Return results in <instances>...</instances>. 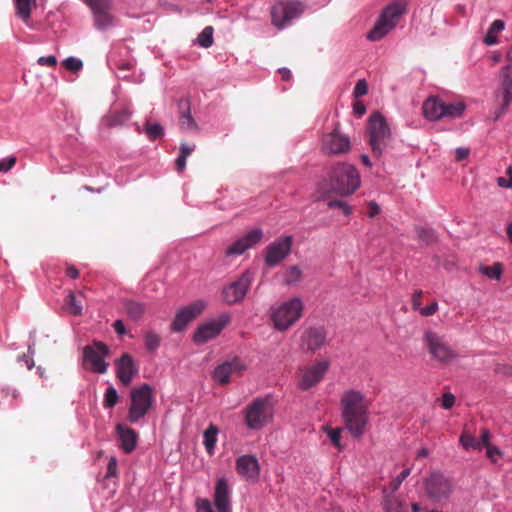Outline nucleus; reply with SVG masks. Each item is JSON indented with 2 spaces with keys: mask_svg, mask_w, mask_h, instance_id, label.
I'll return each instance as SVG.
<instances>
[{
  "mask_svg": "<svg viewBox=\"0 0 512 512\" xmlns=\"http://www.w3.org/2000/svg\"><path fill=\"white\" fill-rule=\"evenodd\" d=\"M145 132L149 139L155 140L163 135V128L159 123H149L145 125Z\"/></svg>",
  "mask_w": 512,
  "mask_h": 512,
  "instance_id": "43",
  "label": "nucleus"
},
{
  "mask_svg": "<svg viewBox=\"0 0 512 512\" xmlns=\"http://www.w3.org/2000/svg\"><path fill=\"white\" fill-rule=\"evenodd\" d=\"M302 279V270L298 265H291L286 268L283 276V282L286 285H293Z\"/></svg>",
  "mask_w": 512,
  "mask_h": 512,
  "instance_id": "34",
  "label": "nucleus"
},
{
  "mask_svg": "<svg viewBox=\"0 0 512 512\" xmlns=\"http://www.w3.org/2000/svg\"><path fill=\"white\" fill-rule=\"evenodd\" d=\"M462 103H445L438 97H429L423 103L424 117L436 121L444 117H458L464 111Z\"/></svg>",
  "mask_w": 512,
  "mask_h": 512,
  "instance_id": "9",
  "label": "nucleus"
},
{
  "mask_svg": "<svg viewBox=\"0 0 512 512\" xmlns=\"http://www.w3.org/2000/svg\"><path fill=\"white\" fill-rule=\"evenodd\" d=\"M123 306L127 316L134 321L141 319L147 310L146 303L133 299L125 300Z\"/></svg>",
  "mask_w": 512,
  "mask_h": 512,
  "instance_id": "28",
  "label": "nucleus"
},
{
  "mask_svg": "<svg viewBox=\"0 0 512 512\" xmlns=\"http://www.w3.org/2000/svg\"><path fill=\"white\" fill-rule=\"evenodd\" d=\"M65 306L68 312L72 315L79 316L82 314V305L77 301L75 294L69 291L65 299Z\"/></svg>",
  "mask_w": 512,
  "mask_h": 512,
  "instance_id": "36",
  "label": "nucleus"
},
{
  "mask_svg": "<svg viewBox=\"0 0 512 512\" xmlns=\"http://www.w3.org/2000/svg\"><path fill=\"white\" fill-rule=\"evenodd\" d=\"M501 97H502V108H507L512 102V74L511 64L505 66L501 72Z\"/></svg>",
  "mask_w": 512,
  "mask_h": 512,
  "instance_id": "26",
  "label": "nucleus"
},
{
  "mask_svg": "<svg viewBox=\"0 0 512 512\" xmlns=\"http://www.w3.org/2000/svg\"><path fill=\"white\" fill-rule=\"evenodd\" d=\"M303 303L295 297L279 305L271 315L275 328L285 331L294 325L302 316Z\"/></svg>",
  "mask_w": 512,
  "mask_h": 512,
  "instance_id": "7",
  "label": "nucleus"
},
{
  "mask_svg": "<svg viewBox=\"0 0 512 512\" xmlns=\"http://www.w3.org/2000/svg\"><path fill=\"white\" fill-rule=\"evenodd\" d=\"M300 340L302 349L314 354L326 345L327 332L323 327H308L303 331Z\"/></svg>",
  "mask_w": 512,
  "mask_h": 512,
  "instance_id": "18",
  "label": "nucleus"
},
{
  "mask_svg": "<svg viewBox=\"0 0 512 512\" xmlns=\"http://www.w3.org/2000/svg\"><path fill=\"white\" fill-rule=\"evenodd\" d=\"M425 493L434 503L445 504L454 492L452 480L443 473L432 472L424 482Z\"/></svg>",
  "mask_w": 512,
  "mask_h": 512,
  "instance_id": "6",
  "label": "nucleus"
},
{
  "mask_svg": "<svg viewBox=\"0 0 512 512\" xmlns=\"http://www.w3.org/2000/svg\"><path fill=\"white\" fill-rule=\"evenodd\" d=\"M116 431L122 450L125 453H131L137 445V433L132 428L125 427L122 424L116 426Z\"/></svg>",
  "mask_w": 512,
  "mask_h": 512,
  "instance_id": "25",
  "label": "nucleus"
},
{
  "mask_svg": "<svg viewBox=\"0 0 512 512\" xmlns=\"http://www.w3.org/2000/svg\"><path fill=\"white\" fill-rule=\"evenodd\" d=\"M180 110L179 126L183 131H192L197 129V124L190 113V102L182 99L178 104Z\"/></svg>",
  "mask_w": 512,
  "mask_h": 512,
  "instance_id": "27",
  "label": "nucleus"
},
{
  "mask_svg": "<svg viewBox=\"0 0 512 512\" xmlns=\"http://www.w3.org/2000/svg\"><path fill=\"white\" fill-rule=\"evenodd\" d=\"M113 328L115 330V332L118 334V335H124L126 333V328H125V325L123 323L122 320H116L114 323H113Z\"/></svg>",
  "mask_w": 512,
  "mask_h": 512,
  "instance_id": "61",
  "label": "nucleus"
},
{
  "mask_svg": "<svg viewBox=\"0 0 512 512\" xmlns=\"http://www.w3.org/2000/svg\"><path fill=\"white\" fill-rule=\"evenodd\" d=\"M329 208H338L344 215L348 216L351 214V207L346 201L342 200H331L327 203Z\"/></svg>",
  "mask_w": 512,
  "mask_h": 512,
  "instance_id": "46",
  "label": "nucleus"
},
{
  "mask_svg": "<svg viewBox=\"0 0 512 512\" xmlns=\"http://www.w3.org/2000/svg\"><path fill=\"white\" fill-rule=\"evenodd\" d=\"M117 473V460L111 457L107 466V476H116Z\"/></svg>",
  "mask_w": 512,
  "mask_h": 512,
  "instance_id": "58",
  "label": "nucleus"
},
{
  "mask_svg": "<svg viewBox=\"0 0 512 512\" xmlns=\"http://www.w3.org/2000/svg\"><path fill=\"white\" fill-rule=\"evenodd\" d=\"M118 398L117 390L113 386L108 387L104 394V407L113 408L117 404Z\"/></svg>",
  "mask_w": 512,
  "mask_h": 512,
  "instance_id": "41",
  "label": "nucleus"
},
{
  "mask_svg": "<svg viewBox=\"0 0 512 512\" xmlns=\"http://www.w3.org/2000/svg\"><path fill=\"white\" fill-rule=\"evenodd\" d=\"M218 427L214 424H210L209 427L204 431V446L209 454H212L217 442Z\"/></svg>",
  "mask_w": 512,
  "mask_h": 512,
  "instance_id": "32",
  "label": "nucleus"
},
{
  "mask_svg": "<svg viewBox=\"0 0 512 512\" xmlns=\"http://www.w3.org/2000/svg\"><path fill=\"white\" fill-rule=\"evenodd\" d=\"M115 66L117 67L118 70L120 71H129L133 68L134 64L130 61H120V62H117L115 63Z\"/></svg>",
  "mask_w": 512,
  "mask_h": 512,
  "instance_id": "62",
  "label": "nucleus"
},
{
  "mask_svg": "<svg viewBox=\"0 0 512 512\" xmlns=\"http://www.w3.org/2000/svg\"><path fill=\"white\" fill-rule=\"evenodd\" d=\"M304 6L301 2L281 1L271 9L272 23L279 29L287 26L294 18L302 14Z\"/></svg>",
  "mask_w": 512,
  "mask_h": 512,
  "instance_id": "13",
  "label": "nucleus"
},
{
  "mask_svg": "<svg viewBox=\"0 0 512 512\" xmlns=\"http://www.w3.org/2000/svg\"><path fill=\"white\" fill-rule=\"evenodd\" d=\"M486 449L487 457L494 463L497 461V457L502 455L501 451L496 446L490 445Z\"/></svg>",
  "mask_w": 512,
  "mask_h": 512,
  "instance_id": "55",
  "label": "nucleus"
},
{
  "mask_svg": "<svg viewBox=\"0 0 512 512\" xmlns=\"http://www.w3.org/2000/svg\"><path fill=\"white\" fill-rule=\"evenodd\" d=\"M504 27L505 24L502 20L493 21L484 37V43L488 46L496 44L498 41L497 33L501 32Z\"/></svg>",
  "mask_w": 512,
  "mask_h": 512,
  "instance_id": "33",
  "label": "nucleus"
},
{
  "mask_svg": "<svg viewBox=\"0 0 512 512\" xmlns=\"http://www.w3.org/2000/svg\"><path fill=\"white\" fill-rule=\"evenodd\" d=\"M186 160L187 158L179 155L178 158L175 161L176 170L178 172H182L186 167Z\"/></svg>",
  "mask_w": 512,
  "mask_h": 512,
  "instance_id": "63",
  "label": "nucleus"
},
{
  "mask_svg": "<svg viewBox=\"0 0 512 512\" xmlns=\"http://www.w3.org/2000/svg\"><path fill=\"white\" fill-rule=\"evenodd\" d=\"M327 434L330 438V440L332 441V443L336 446V447H340V439H341V429L340 428H336V429H327Z\"/></svg>",
  "mask_w": 512,
  "mask_h": 512,
  "instance_id": "49",
  "label": "nucleus"
},
{
  "mask_svg": "<svg viewBox=\"0 0 512 512\" xmlns=\"http://www.w3.org/2000/svg\"><path fill=\"white\" fill-rule=\"evenodd\" d=\"M406 7L407 3L402 0L389 4L380 15L373 29L368 33L367 38L370 41H379L386 36L396 26L400 16L406 12Z\"/></svg>",
  "mask_w": 512,
  "mask_h": 512,
  "instance_id": "4",
  "label": "nucleus"
},
{
  "mask_svg": "<svg viewBox=\"0 0 512 512\" xmlns=\"http://www.w3.org/2000/svg\"><path fill=\"white\" fill-rule=\"evenodd\" d=\"M236 470L241 477L252 481H256L260 474L258 460L252 455L240 456L236 461Z\"/></svg>",
  "mask_w": 512,
  "mask_h": 512,
  "instance_id": "22",
  "label": "nucleus"
},
{
  "mask_svg": "<svg viewBox=\"0 0 512 512\" xmlns=\"http://www.w3.org/2000/svg\"><path fill=\"white\" fill-rule=\"evenodd\" d=\"M253 280L250 270L244 271L235 281L222 290V299L228 305L240 303L246 296Z\"/></svg>",
  "mask_w": 512,
  "mask_h": 512,
  "instance_id": "11",
  "label": "nucleus"
},
{
  "mask_svg": "<svg viewBox=\"0 0 512 512\" xmlns=\"http://www.w3.org/2000/svg\"><path fill=\"white\" fill-rule=\"evenodd\" d=\"M263 237V231L259 228L253 229L245 234L243 237L236 240L234 243L226 248V256H239L246 250L253 247L255 244L261 241Z\"/></svg>",
  "mask_w": 512,
  "mask_h": 512,
  "instance_id": "21",
  "label": "nucleus"
},
{
  "mask_svg": "<svg viewBox=\"0 0 512 512\" xmlns=\"http://www.w3.org/2000/svg\"><path fill=\"white\" fill-rule=\"evenodd\" d=\"M38 64L41 66H50L55 67L57 65V58L53 55L50 56H42L38 59Z\"/></svg>",
  "mask_w": 512,
  "mask_h": 512,
  "instance_id": "54",
  "label": "nucleus"
},
{
  "mask_svg": "<svg viewBox=\"0 0 512 512\" xmlns=\"http://www.w3.org/2000/svg\"><path fill=\"white\" fill-rule=\"evenodd\" d=\"M131 404L128 411V420L131 423L138 422L151 408L154 397L153 389L148 384L133 388L130 392Z\"/></svg>",
  "mask_w": 512,
  "mask_h": 512,
  "instance_id": "8",
  "label": "nucleus"
},
{
  "mask_svg": "<svg viewBox=\"0 0 512 512\" xmlns=\"http://www.w3.org/2000/svg\"><path fill=\"white\" fill-rule=\"evenodd\" d=\"M460 443L465 449H474L477 451L482 450V445L478 439H476L473 435L463 432L460 436Z\"/></svg>",
  "mask_w": 512,
  "mask_h": 512,
  "instance_id": "37",
  "label": "nucleus"
},
{
  "mask_svg": "<svg viewBox=\"0 0 512 512\" xmlns=\"http://www.w3.org/2000/svg\"><path fill=\"white\" fill-rule=\"evenodd\" d=\"M16 164V157L14 156H10V157H7V158H3L1 161H0V173H6L8 171H10L14 165Z\"/></svg>",
  "mask_w": 512,
  "mask_h": 512,
  "instance_id": "48",
  "label": "nucleus"
},
{
  "mask_svg": "<svg viewBox=\"0 0 512 512\" xmlns=\"http://www.w3.org/2000/svg\"><path fill=\"white\" fill-rule=\"evenodd\" d=\"M350 149L351 142L349 137L341 133L337 128L322 136L321 151L326 156H341L347 154Z\"/></svg>",
  "mask_w": 512,
  "mask_h": 512,
  "instance_id": "14",
  "label": "nucleus"
},
{
  "mask_svg": "<svg viewBox=\"0 0 512 512\" xmlns=\"http://www.w3.org/2000/svg\"><path fill=\"white\" fill-rule=\"evenodd\" d=\"M205 302L198 300L182 309H180L171 323V330L180 332L186 328V326L197 318L205 309Z\"/></svg>",
  "mask_w": 512,
  "mask_h": 512,
  "instance_id": "20",
  "label": "nucleus"
},
{
  "mask_svg": "<svg viewBox=\"0 0 512 512\" xmlns=\"http://www.w3.org/2000/svg\"><path fill=\"white\" fill-rule=\"evenodd\" d=\"M213 32L214 29L212 26L205 27L198 35L197 43L204 48L211 47L213 44Z\"/></svg>",
  "mask_w": 512,
  "mask_h": 512,
  "instance_id": "39",
  "label": "nucleus"
},
{
  "mask_svg": "<svg viewBox=\"0 0 512 512\" xmlns=\"http://www.w3.org/2000/svg\"><path fill=\"white\" fill-rule=\"evenodd\" d=\"M136 372L137 369L134 365V361L131 355L125 353L120 357V359L117 360V377L124 386H128L131 383Z\"/></svg>",
  "mask_w": 512,
  "mask_h": 512,
  "instance_id": "23",
  "label": "nucleus"
},
{
  "mask_svg": "<svg viewBox=\"0 0 512 512\" xmlns=\"http://www.w3.org/2000/svg\"><path fill=\"white\" fill-rule=\"evenodd\" d=\"M490 439H491V433L490 431L487 429V428H483L481 429L480 431V443L482 445V449L485 447H489L491 445L490 443Z\"/></svg>",
  "mask_w": 512,
  "mask_h": 512,
  "instance_id": "53",
  "label": "nucleus"
},
{
  "mask_svg": "<svg viewBox=\"0 0 512 512\" xmlns=\"http://www.w3.org/2000/svg\"><path fill=\"white\" fill-rule=\"evenodd\" d=\"M292 236H283L270 243L265 251V263L269 267L280 264L291 253Z\"/></svg>",
  "mask_w": 512,
  "mask_h": 512,
  "instance_id": "16",
  "label": "nucleus"
},
{
  "mask_svg": "<svg viewBox=\"0 0 512 512\" xmlns=\"http://www.w3.org/2000/svg\"><path fill=\"white\" fill-rule=\"evenodd\" d=\"M367 133L373 156L380 158L392 141L390 128L380 112L376 111L370 115Z\"/></svg>",
  "mask_w": 512,
  "mask_h": 512,
  "instance_id": "3",
  "label": "nucleus"
},
{
  "mask_svg": "<svg viewBox=\"0 0 512 512\" xmlns=\"http://www.w3.org/2000/svg\"><path fill=\"white\" fill-rule=\"evenodd\" d=\"M455 403V396L448 392V393H444L442 398H441V405L444 409H450L452 408V406L454 405Z\"/></svg>",
  "mask_w": 512,
  "mask_h": 512,
  "instance_id": "51",
  "label": "nucleus"
},
{
  "mask_svg": "<svg viewBox=\"0 0 512 512\" xmlns=\"http://www.w3.org/2000/svg\"><path fill=\"white\" fill-rule=\"evenodd\" d=\"M214 504L218 512H232L230 505V490L227 481L220 478L216 482Z\"/></svg>",
  "mask_w": 512,
  "mask_h": 512,
  "instance_id": "24",
  "label": "nucleus"
},
{
  "mask_svg": "<svg viewBox=\"0 0 512 512\" xmlns=\"http://www.w3.org/2000/svg\"><path fill=\"white\" fill-rule=\"evenodd\" d=\"M367 92H368L367 82L364 79L358 80L354 87V90H353L354 97H356V98L362 97V96L366 95Z\"/></svg>",
  "mask_w": 512,
  "mask_h": 512,
  "instance_id": "47",
  "label": "nucleus"
},
{
  "mask_svg": "<svg viewBox=\"0 0 512 512\" xmlns=\"http://www.w3.org/2000/svg\"><path fill=\"white\" fill-rule=\"evenodd\" d=\"M63 65L67 70L74 73L78 72L83 67L82 61L74 57H68L67 59H65L63 61Z\"/></svg>",
  "mask_w": 512,
  "mask_h": 512,
  "instance_id": "45",
  "label": "nucleus"
},
{
  "mask_svg": "<svg viewBox=\"0 0 512 512\" xmlns=\"http://www.w3.org/2000/svg\"><path fill=\"white\" fill-rule=\"evenodd\" d=\"M16 14L24 22H27L31 16L32 6L35 5L36 0H14Z\"/></svg>",
  "mask_w": 512,
  "mask_h": 512,
  "instance_id": "31",
  "label": "nucleus"
},
{
  "mask_svg": "<svg viewBox=\"0 0 512 512\" xmlns=\"http://www.w3.org/2000/svg\"><path fill=\"white\" fill-rule=\"evenodd\" d=\"M367 207H368V216L371 218L375 217L380 212L379 205L374 201H370L368 203Z\"/></svg>",
  "mask_w": 512,
  "mask_h": 512,
  "instance_id": "59",
  "label": "nucleus"
},
{
  "mask_svg": "<svg viewBox=\"0 0 512 512\" xmlns=\"http://www.w3.org/2000/svg\"><path fill=\"white\" fill-rule=\"evenodd\" d=\"M411 469L406 468L404 469L391 483L393 490H396L401 483L410 475Z\"/></svg>",
  "mask_w": 512,
  "mask_h": 512,
  "instance_id": "50",
  "label": "nucleus"
},
{
  "mask_svg": "<svg viewBox=\"0 0 512 512\" xmlns=\"http://www.w3.org/2000/svg\"><path fill=\"white\" fill-rule=\"evenodd\" d=\"M230 316L222 315L217 320L206 322L200 325L193 335V340L197 344H204L217 337L224 327L229 323Z\"/></svg>",
  "mask_w": 512,
  "mask_h": 512,
  "instance_id": "17",
  "label": "nucleus"
},
{
  "mask_svg": "<svg viewBox=\"0 0 512 512\" xmlns=\"http://www.w3.org/2000/svg\"><path fill=\"white\" fill-rule=\"evenodd\" d=\"M385 512H407L405 503L397 496H386L383 502Z\"/></svg>",
  "mask_w": 512,
  "mask_h": 512,
  "instance_id": "30",
  "label": "nucleus"
},
{
  "mask_svg": "<svg viewBox=\"0 0 512 512\" xmlns=\"http://www.w3.org/2000/svg\"><path fill=\"white\" fill-rule=\"evenodd\" d=\"M438 310L437 301H433L430 305L420 308V314L422 316L428 317L434 315Z\"/></svg>",
  "mask_w": 512,
  "mask_h": 512,
  "instance_id": "52",
  "label": "nucleus"
},
{
  "mask_svg": "<svg viewBox=\"0 0 512 512\" xmlns=\"http://www.w3.org/2000/svg\"><path fill=\"white\" fill-rule=\"evenodd\" d=\"M246 369L245 363L235 357L218 365L214 369L212 377L218 384L225 386L233 377H241Z\"/></svg>",
  "mask_w": 512,
  "mask_h": 512,
  "instance_id": "15",
  "label": "nucleus"
},
{
  "mask_svg": "<svg viewBox=\"0 0 512 512\" xmlns=\"http://www.w3.org/2000/svg\"><path fill=\"white\" fill-rule=\"evenodd\" d=\"M111 9H105L93 13L94 24L97 29L103 30L114 24V17L110 13Z\"/></svg>",
  "mask_w": 512,
  "mask_h": 512,
  "instance_id": "29",
  "label": "nucleus"
},
{
  "mask_svg": "<svg viewBox=\"0 0 512 512\" xmlns=\"http://www.w3.org/2000/svg\"><path fill=\"white\" fill-rule=\"evenodd\" d=\"M66 275L72 279H76L79 277V270L75 266L69 265L66 269Z\"/></svg>",
  "mask_w": 512,
  "mask_h": 512,
  "instance_id": "64",
  "label": "nucleus"
},
{
  "mask_svg": "<svg viewBox=\"0 0 512 512\" xmlns=\"http://www.w3.org/2000/svg\"><path fill=\"white\" fill-rule=\"evenodd\" d=\"M423 341L432 358L440 363H449L457 356L456 352L449 346L444 338L436 332L426 331Z\"/></svg>",
  "mask_w": 512,
  "mask_h": 512,
  "instance_id": "10",
  "label": "nucleus"
},
{
  "mask_svg": "<svg viewBox=\"0 0 512 512\" xmlns=\"http://www.w3.org/2000/svg\"><path fill=\"white\" fill-rule=\"evenodd\" d=\"M93 13L112 8V0H83Z\"/></svg>",
  "mask_w": 512,
  "mask_h": 512,
  "instance_id": "42",
  "label": "nucleus"
},
{
  "mask_svg": "<svg viewBox=\"0 0 512 512\" xmlns=\"http://www.w3.org/2000/svg\"><path fill=\"white\" fill-rule=\"evenodd\" d=\"M330 367V362L326 359L317 360L310 366L300 369V375L297 386L302 391H307L319 384L324 378Z\"/></svg>",
  "mask_w": 512,
  "mask_h": 512,
  "instance_id": "12",
  "label": "nucleus"
},
{
  "mask_svg": "<svg viewBox=\"0 0 512 512\" xmlns=\"http://www.w3.org/2000/svg\"><path fill=\"white\" fill-rule=\"evenodd\" d=\"M144 341L146 349L150 352L156 351L161 344L160 336L154 331H147L144 335Z\"/></svg>",
  "mask_w": 512,
  "mask_h": 512,
  "instance_id": "38",
  "label": "nucleus"
},
{
  "mask_svg": "<svg viewBox=\"0 0 512 512\" xmlns=\"http://www.w3.org/2000/svg\"><path fill=\"white\" fill-rule=\"evenodd\" d=\"M108 347L102 342H95L93 346H86L84 349V359L90 365L93 372L105 373L107 364L104 358L108 354Z\"/></svg>",
  "mask_w": 512,
  "mask_h": 512,
  "instance_id": "19",
  "label": "nucleus"
},
{
  "mask_svg": "<svg viewBox=\"0 0 512 512\" xmlns=\"http://www.w3.org/2000/svg\"><path fill=\"white\" fill-rule=\"evenodd\" d=\"M423 292L421 290H417L414 292L412 296V308L413 310H420L422 303Z\"/></svg>",
  "mask_w": 512,
  "mask_h": 512,
  "instance_id": "56",
  "label": "nucleus"
},
{
  "mask_svg": "<svg viewBox=\"0 0 512 512\" xmlns=\"http://www.w3.org/2000/svg\"><path fill=\"white\" fill-rule=\"evenodd\" d=\"M195 145L189 146L186 143H182L180 146V155L187 158L191 155V153L194 151Z\"/></svg>",
  "mask_w": 512,
  "mask_h": 512,
  "instance_id": "60",
  "label": "nucleus"
},
{
  "mask_svg": "<svg viewBox=\"0 0 512 512\" xmlns=\"http://www.w3.org/2000/svg\"><path fill=\"white\" fill-rule=\"evenodd\" d=\"M342 419L349 433L356 438L363 435L367 424L368 403L364 394L347 390L340 399Z\"/></svg>",
  "mask_w": 512,
  "mask_h": 512,
  "instance_id": "1",
  "label": "nucleus"
},
{
  "mask_svg": "<svg viewBox=\"0 0 512 512\" xmlns=\"http://www.w3.org/2000/svg\"><path fill=\"white\" fill-rule=\"evenodd\" d=\"M480 271L490 279L499 280L502 275V266L500 263H495L492 266H481Z\"/></svg>",
  "mask_w": 512,
  "mask_h": 512,
  "instance_id": "40",
  "label": "nucleus"
},
{
  "mask_svg": "<svg viewBox=\"0 0 512 512\" xmlns=\"http://www.w3.org/2000/svg\"><path fill=\"white\" fill-rule=\"evenodd\" d=\"M360 175L355 166L338 163L329 173L330 191L340 196H349L360 187Z\"/></svg>",
  "mask_w": 512,
  "mask_h": 512,
  "instance_id": "2",
  "label": "nucleus"
},
{
  "mask_svg": "<svg viewBox=\"0 0 512 512\" xmlns=\"http://www.w3.org/2000/svg\"><path fill=\"white\" fill-rule=\"evenodd\" d=\"M416 233L418 239L427 245L432 244L436 240L435 233L432 230L417 228Z\"/></svg>",
  "mask_w": 512,
  "mask_h": 512,
  "instance_id": "44",
  "label": "nucleus"
},
{
  "mask_svg": "<svg viewBox=\"0 0 512 512\" xmlns=\"http://www.w3.org/2000/svg\"><path fill=\"white\" fill-rule=\"evenodd\" d=\"M470 154V151L468 148H463V147H460V148H457L455 150V159L457 161H462L464 159H466Z\"/></svg>",
  "mask_w": 512,
  "mask_h": 512,
  "instance_id": "57",
  "label": "nucleus"
},
{
  "mask_svg": "<svg viewBox=\"0 0 512 512\" xmlns=\"http://www.w3.org/2000/svg\"><path fill=\"white\" fill-rule=\"evenodd\" d=\"M131 111L128 108L113 112L109 118V126H119L126 123L131 118Z\"/></svg>",
  "mask_w": 512,
  "mask_h": 512,
  "instance_id": "35",
  "label": "nucleus"
},
{
  "mask_svg": "<svg viewBox=\"0 0 512 512\" xmlns=\"http://www.w3.org/2000/svg\"><path fill=\"white\" fill-rule=\"evenodd\" d=\"M273 418V406L269 397L254 399L244 410V421L251 430H260Z\"/></svg>",
  "mask_w": 512,
  "mask_h": 512,
  "instance_id": "5",
  "label": "nucleus"
}]
</instances>
